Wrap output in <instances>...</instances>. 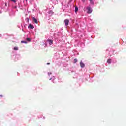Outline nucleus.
Segmentation results:
<instances>
[{"label": "nucleus", "instance_id": "20e7f679", "mask_svg": "<svg viewBox=\"0 0 126 126\" xmlns=\"http://www.w3.org/2000/svg\"><path fill=\"white\" fill-rule=\"evenodd\" d=\"M28 28H30V29H34V26L31 24H30L28 26Z\"/></svg>", "mask_w": 126, "mask_h": 126}, {"label": "nucleus", "instance_id": "4468645a", "mask_svg": "<svg viewBox=\"0 0 126 126\" xmlns=\"http://www.w3.org/2000/svg\"><path fill=\"white\" fill-rule=\"evenodd\" d=\"M11 1H13V2H14V3H15V2H16V1L15 0H11Z\"/></svg>", "mask_w": 126, "mask_h": 126}, {"label": "nucleus", "instance_id": "7ed1b4c3", "mask_svg": "<svg viewBox=\"0 0 126 126\" xmlns=\"http://www.w3.org/2000/svg\"><path fill=\"white\" fill-rule=\"evenodd\" d=\"M80 64L82 68H83L85 67V65L84 64V63H83V62H82V61L80 62Z\"/></svg>", "mask_w": 126, "mask_h": 126}, {"label": "nucleus", "instance_id": "0eeeda50", "mask_svg": "<svg viewBox=\"0 0 126 126\" xmlns=\"http://www.w3.org/2000/svg\"><path fill=\"white\" fill-rule=\"evenodd\" d=\"M77 11H78V8L77 7V6H75V12H77Z\"/></svg>", "mask_w": 126, "mask_h": 126}, {"label": "nucleus", "instance_id": "6ab92c4d", "mask_svg": "<svg viewBox=\"0 0 126 126\" xmlns=\"http://www.w3.org/2000/svg\"><path fill=\"white\" fill-rule=\"evenodd\" d=\"M51 79H52V78H50V80H51Z\"/></svg>", "mask_w": 126, "mask_h": 126}, {"label": "nucleus", "instance_id": "39448f33", "mask_svg": "<svg viewBox=\"0 0 126 126\" xmlns=\"http://www.w3.org/2000/svg\"><path fill=\"white\" fill-rule=\"evenodd\" d=\"M32 19L34 22H35V23H36V24H38V20H37V19H36V18L33 17Z\"/></svg>", "mask_w": 126, "mask_h": 126}, {"label": "nucleus", "instance_id": "aec40b11", "mask_svg": "<svg viewBox=\"0 0 126 126\" xmlns=\"http://www.w3.org/2000/svg\"><path fill=\"white\" fill-rule=\"evenodd\" d=\"M26 1H27V0H26Z\"/></svg>", "mask_w": 126, "mask_h": 126}, {"label": "nucleus", "instance_id": "f8f14e48", "mask_svg": "<svg viewBox=\"0 0 126 126\" xmlns=\"http://www.w3.org/2000/svg\"><path fill=\"white\" fill-rule=\"evenodd\" d=\"M26 40H27V41L28 42H30V41H31V39H30V38H26Z\"/></svg>", "mask_w": 126, "mask_h": 126}, {"label": "nucleus", "instance_id": "2eb2a0df", "mask_svg": "<svg viewBox=\"0 0 126 126\" xmlns=\"http://www.w3.org/2000/svg\"><path fill=\"white\" fill-rule=\"evenodd\" d=\"M82 2H85V0H82Z\"/></svg>", "mask_w": 126, "mask_h": 126}, {"label": "nucleus", "instance_id": "f257e3e1", "mask_svg": "<svg viewBox=\"0 0 126 126\" xmlns=\"http://www.w3.org/2000/svg\"><path fill=\"white\" fill-rule=\"evenodd\" d=\"M87 10H88L87 13H88L89 14L92 12V9L89 6L87 7Z\"/></svg>", "mask_w": 126, "mask_h": 126}, {"label": "nucleus", "instance_id": "1a4fd4ad", "mask_svg": "<svg viewBox=\"0 0 126 126\" xmlns=\"http://www.w3.org/2000/svg\"><path fill=\"white\" fill-rule=\"evenodd\" d=\"M90 1L91 4H92L93 5H94V2H93V1L92 0H90Z\"/></svg>", "mask_w": 126, "mask_h": 126}, {"label": "nucleus", "instance_id": "ddd939ff", "mask_svg": "<svg viewBox=\"0 0 126 126\" xmlns=\"http://www.w3.org/2000/svg\"><path fill=\"white\" fill-rule=\"evenodd\" d=\"M21 43H24L25 44H27V42L24 41H21Z\"/></svg>", "mask_w": 126, "mask_h": 126}, {"label": "nucleus", "instance_id": "dca6fc26", "mask_svg": "<svg viewBox=\"0 0 126 126\" xmlns=\"http://www.w3.org/2000/svg\"><path fill=\"white\" fill-rule=\"evenodd\" d=\"M47 65H49L50 64V63H47Z\"/></svg>", "mask_w": 126, "mask_h": 126}, {"label": "nucleus", "instance_id": "a211bd4d", "mask_svg": "<svg viewBox=\"0 0 126 126\" xmlns=\"http://www.w3.org/2000/svg\"><path fill=\"white\" fill-rule=\"evenodd\" d=\"M0 97H3L2 94H0Z\"/></svg>", "mask_w": 126, "mask_h": 126}, {"label": "nucleus", "instance_id": "9d476101", "mask_svg": "<svg viewBox=\"0 0 126 126\" xmlns=\"http://www.w3.org/2000/svg\"><path fill=\"white\" fill-rule=\"evenodd\" d=\"M49 44L50 45H53V40H49Z\"/></svg>", "mask_w": 126, "mask_h": 126}, {"label": "nucleus", "instance_id": "9b49d317", "mask_svg": "<svg viewBox=\"0 0 126 126\" xmlns=\"http://www.w3.org/2000/svg\"><path fill=\"white\" fill-rule=\"evenodd\" d=\"M77 63V59L76 58H75L74 59V63Z\"/></svg>", "mask_w": 126, "mask_h": 126}, {"label": "nucleus", "instance_id": "f3484780", "mask_svg": "<svg viewBox=\"0 0 126 126\" xmlns=\"http://www.w3.org/2000/svg\"><path fill=\"white\" fill-rule=\"evenodd\" d=\"M27 20L28 21H29V18H27Z\"/></svg>", "mask_w": 126, "mask_h": 126}, {"label": "nucleus", "instance_id": "423d86ee", "mask_svg": "<svg viewBox=\"0 0 126 126\" xmlns=\"http://www.w3.org/2000/svg\"><path fill=\"white\" fill-rule=\"evenodd\" d=\"M107 63H108V64H110L112 63V59H109L108 60H107Z\"/></svg>", "mask_w": 126, "mask_h": 126}, {"label": "nucleus", "instance_id": "6e6552de", "mask_svg": "<svg viewBox=\"0 0 126 126\" xmlns=\"http://www.w3.org/2000/svg\"><path fill=\"white\" fill-rule=\"evenodd\" d=\"M14 51H18V47H17V46L14 47Z\"/></svg>", "mask_w": 126, "mask_h": 126}, {"label": "nucleus", "instance_id": "f03ea898", "mask_svg": "<svg viewBox=\"0 0 126 126\" xmlns=\"http://www.w3.org/2000/svg\"><path fill=\"white\" fill-rule=\"evenodd\" d=\"M64 22L65 23V25L66 26H67L68 25V23H69V20L68 19H66L64 20Z\"/></svg>", "mask_w": 126, "mask_h": 126}]
</instances>
